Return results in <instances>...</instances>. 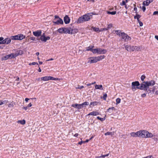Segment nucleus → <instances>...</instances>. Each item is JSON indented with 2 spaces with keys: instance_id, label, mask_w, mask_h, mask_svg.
Listing matches in <instances>:
<instances>
[{
  "instance_id": "obj_8",
  "label": "nucleus",
  "mask_w": 158,
  "mask_h": 158,
  "mask_svg": "<svg viewBox=\"0 0 158 158\" xmlns=\"http://www.w3.org/2000/svg\"><path fill=\"white\" fill-rule=\"evenodd\" d=\"M143 83L146 84V86L148 88L149 86H152L155 84V81L153 80H151L149 81L144 82Z\"/></svg>"
},
{
  "instance_id": "obj_23",
  "label": "nucleus",
  "mask_w": 158,
  "mask_h": 158,
  "mask_svg": "<svg viewBox=\"0 0 158 158\" xmlns=\"http://www.w3.org/2000/svg\"><path fill=\"white\" fill-rule=\"evenodd\" d=\"M23 53V51L21 50H19L18 51L16 52L15 53V54L16 57L19 55H21Z\"/></svg>"
},
{
  "instance_id": "obj_13",
  "label": "nucleus",
  "mask_w": 158,
  "mask_h": 158,
  "mask_svg": "<svg viewBox=\"0 0 158 158\" xmlns=\"http://www.w3.org/2000/svg\"><path fill=\"white\" fill-rule=\"evenodd\" d=\"M72 106L74 108H77L78 109H80L83 108L81 104H73L72 105Z\"/></svg>"
},
{
  "instance_id": "obj_49",
  "label": "nucleus",
  "mask_w": 158,
  "mask_h": 158,
  "mask_svg": "<svg viewBox=\"0 0 158 158\" xmlns=\"http://www.w3.org/2000/svg\"><path fill=\"white\" fill-rule=\"evenodd\" d=\"M108 30V29L107 28H101L100 30L99 31H107Z\"/></svg>"
},
{
  "instance_id": "obj_24",
  "label": "nucleus",
  "mask_w": 158,
  "mask_h": 158,
  "mask_svg": "<svg viewBox=\"0 0 158 158\" xmlns=\"http://www.w3.org/2000/svg\"><path fill=\"white\" fill-rule=\"evenodd\" d=\"M99 103V102L95 101L93 102H90L89 106L91 107V106H96Z\"/></svg>"
},
{
  "instance_id": "obj_7",
  "label": "nucleus",
  "mask_w": 158,
  "mask_h": 158,
  "mask_svg": "<svg viewBox=\"0 0 158 158\" xmlns=\"http://www.w3.org/2000/svg\"><path fill=\"white\" fill-rule=\"evenodd\" d=\"M88 63L90 64L96 63L98 62L96 56L90 57L88 58Z\"/></svg>"
},
{
  "instance_id": "obj_14",
  "label": "nucleus",
  "mask_w": 158,
  "mask_h": 158,
  "mask_svg": "<svg viewBox=\"0 0 158 158\" xmlns=\"http://www.w3.org/2000/svg\"><path fill=\"white\" fill-rule=\"evenodd\" d=\"M11 38H7L4 40L3 39V40H2V43L3 44H8L10 43L11 41Z\"/></svg>"
},
{
  "instance_id": "obj_32",
  "label": "nucleus",
  "mask_w": 158,
  "mask_h": 158,
  "mask_svg": "<svg viewBox=\"0 0 158 158\" xmlns=\"http://www.w3.org/2000/svg\"><path fill=\"white\" fill-rule=\"evenodd\" d=\"M94 46H89L86 48V51H91L92 52V50L93 48H94Z\"/></svg>"
},
{
  "instance_id": "obj_51",
  "label": "nucleus",
  "mask_w": 158,
  "mask_h": 158,
  "mask_svg": "<svg viewBox=\"0 0 158 158\" xmlns=\"http://www.w3.org/2000/svg\"><path fill=\"white\" fill-rule=\"evenodd\" d=\"M138 23H139V26H140V27H142L143 26V23L141 22L140 20H139V21H138Z\"/></svg>"
},
{
  "instance_id": "obj_30",
  "label": "nucleus",
  "mask_w": 158,
  "mask_h": 158,
  "mask_svg": "<svg viewBox=\"0 0 158 158\" xmlns=\"http://www.w3.org/2000/svg\"><path fill=\"white\" fill-rule=\"evenodd\" d=\"M114 132L113 131L112 132H108L106 133L105 134V135H111V136H113L114 135Z\"/></svg>"
},
{
  "instance_id": "obj_9",
  "label": "nucleus",
  "mask_w": 158,
  "mask_h": 158,
  "mask_svg": "<svg viewBox=\"0 0 158 158\" xmlns=\"http://www.w3.org/2000/svg\"><path fill=\"white\" fill-rule=\"evenodd\" d=\"M138 89L142 90L148 91V88H147V86H146V84L143 82V83L141 84L140 86L139 87Z\"/></svg>"
},
{
  "instance_id": "obj_19",
  "label": "nucleus",
  "mask_w": 158,
  "mask_h": 158,
  "mask_svg": "<svg viewBox=\"0 0 158 158\" xmlns=\"http://www.w3.org/2000/svg\"><path fill=\"white\" fill-rule=\"evenodd\" d=\"M99 114V113L98 112L96 111H93L90 113H89L88 115H94L96 116Z\"/></svg>"
},
{
  "instance_id": "obj_37",
  "label": "nucleus",
  "mask_w": 158,
  "mask_h": 158,
  "mask_svg": "<svg viewBox=\"0 0 158 158\" xmlns=\"http://www.w3.org/2000/svg\"><path fill=\"white\" fill-rule=\"evenodd\" d=\"M83 107H85L86 106L88 105L89 104V103L87 102H85L81 104Z\"/></svg>"
},
{
  "instance_id": "obj_61",
  "label": "nucleus",
  "mask_w": 158,
  "mask_h": 158,
  "mask_svg": "<svg viewBox=\"0 0 158 158\" xmlns=\"http://www.w3.org/2000/svg\"><path fill=\"white\" fill-rule=\"evenodd\" d=\"M32 104H31V103H30L28 105V106H27V107H28H28H31V106H32Z\"/></svg>"
},
{
  "instance_id": "obj_53",
  "label": "nucleus",
  "mask_w": 158,
  "mask_h": 158,
  "mask_svg": "<svg viewBox=\"0 0 158 158\" xmlns=\"http://www.w3.org/2000/svg\"><path fill=\"white\" fill-rule=\"evenodd\" d=\"M4 57V59L5 60H6L10 58L8 55L5 56Z\"/></svg>"
},
{
  "instance_id": "obj_18",
  "label": "nucleus",
  "mask_w": 158,
  "mask_h": 158,
  "mask_svg": "<svg viewBox=\"0 0 158 158\" xmlns=\"http://www.w3.org/2000/svg\"><path fill=\"white\" fill-rule=\"evenodd\" d=\"M153 1L152 0H146L143 2V5L144 6H148L150 3Z\"/></svg>"
},
{
  "instance_id": "obj_34",
  "label": "nucleus",
  "mask_w": 158,
  "mask_h": 158,
  "mask_svg": "<svg viewBox=\"0 0 158 158\" xmlns=\"http://www.w3.org/2000/svg\"><path fill=\"white\" fill-rule=\"evenodd\" d=\"M9 56L10 58H14L16 57L15 53H11L10 54H9Z\"/></svg>"
},
{
  "instance_id": "obj_26",
  "label": "nucleus",
  "mask_w": 158,
  "mask_h": 158,
  "mask_svg": "<svg viewBox=\"0 0 158 158\" xmlns=\"http://www.w3.org/2000/svg\"><path fill=\"white\" fill-rule=\"evenodd\" d=\"M11 39L13 40H19L18 35L12 36L10 37Z\"/></svg>"
},
{
  "instance_id": "obj_57",
  "label": "nucleus",
  "mask_w": 158,
  "mask_h": 158,
  "mask_svg": "<svg viewBox=\"0 0 158 158\" xmlns=\"http://www.w3.org/2000/svg\"><path fill=\"white\" fill-rule=\"evenodd\" d=\"M141 96L143 98L145 97L146 96V94L145 93L143 94H141Z\"/></svg>"
},
{
  "instance_id": "obj_25",
  "label": "nucleus",
  "mask_w": 158,
  "mask_h": 158,
  "mask_svg": "<svg viewBox=\"0 0 158 158\" xmlns=\"http://www.w3.org/2000/svg\"><path fill=\"white\" fill-rule=\"evenodd\" d=\"M19 40H23L25 38V36L23 34L18 35Z\"/></svg>"
},
{
  "instance_id": "obj_63",
  "label": "nucleus",
  "mask_w": 158,
  "mask_h": 158,
  "mask_svg": "<svg viewBox=\"0 0 158 158\" xmlns=\"http://www.w3.org/2000/svg\"><path fill=\"white\" fill-rule=\"evenodd\" d=\"M78 133H76L74 135V136L75 137H77L78 135Z\"/></svg>"
},
{
  "instance_id": "obj_28",
  "label": "nucleus",
  "mask_w": 158,
  "mask_h": 158,
  "mask_svg": "<svg viewBox=\"0 0 158 158\" xmlns=\"http://www.w3.org/2000/svg\"><path fill=\"white\" fill-rule=\"evenodd\" d=\"M115 32L116 34L119 37L121 36V34L123 32H121V31L120 30H116L115 31Z\"/></svg>"
},
{
  "instance_id": "obj_46",
  "label": "nucleus",
  "mask_w": 158,
  "mask_h": 158,
  "mask_svg": "<svg viewBox=\"0 0 158 158\" xmlns=\"http://www.w3.org/2000/svg\"><path fill=\"white\" fill-rule=\"evenodd\" d=\"M145 78V76L144 75H142L141 77V79L142 81H143Z\"/></svg>"
},
{
  "instance_id": "obj_42",
  "label": "nucleus",
  "mask_w": 158,
  "mask_h": 158,
  "mask_svg": "<svg viewBox=\"0 0 158 158\" xmlns=\"http://www.w3.org/2000/svg\"><path fill=\"white\" fill-rule=\"evenodd\" d=\"M121 102V99L119 98H118L116 99V104L118 105V104H119Z\"/></svg>"
},
{
  "instance_id": "obj_55",
  "label": "nucleus",
  "mask_w": 158,
  "mask_h": 158,
  "mask_svg": "<svg viewBox=\"0 0 158 158\" xmlns=\"http://www.w3.org/2000/svg\"><path fill=\"white\" fill-rule=\"evenodd\" d=\"M84 88L83 86H78V87H76V89H81Z\"/></svg>"
},
{
  "instance_id": "obj_62",
  "label": "nucleus",
  "mask_w": 158,
  "mask_h": 158,
  "mask_svg": "<svg viewBox=\"0 0 158 158\" xmlns=\"http://www.w3.org/2000/svg\"><path fill=\"white\" fill-rule=\"evenodd\" d=\"M134 10L135 11H137V8L135 6L134 8Z\"/></svg>"
},
{
  "instance_id": "obj_45",
  "label": "nucleus",
  "mask_w": 158,
  "mask_h": 158,
  "mask_svg": "<svg viewBox=\"0 0 158 158\" xmlns=\"http://www.w3.org/2000/svg\"><path fill=\"white\" fill-rule=\"evenodd\" d=\"M112 27V24H110L108 25V26L106 27L108 29V30L111 28Z\"/></svg>"
},
{
  "instance_id": "obj_11",
  "label": "nucleus",
  "mask_w": 158,
  "mask_h": 158,
  "mask_svg": "<svg viewBox=\"0 0 158 158\" xmlns=\"http://www.w3.org/2000/svg\"><path fill=\"white\" fill-rule=\"evenodd\" d=\"M50 39L49 36L46 37L45 36H41L40 39L42 41L46 42L47 40H48Z\"/></svg>"
},
{
  "instance_id": "obj_43",
  "label": "nucleus",
  "mask_w": 158,
  "mask_h": 158,
  "mask_svg": "<svg viewBox=\"0 0 158 158\" xmlns=\"http://www.w3.org/2000/svg\"><path fill=\"white\" fill-rule=\"evenodd\" d=\"M94 31H99V28L92 27Z\"/></svg>"
},
{
  "instance_id": "obj_52",
  "label": "nucleus",
  "mask_w": 158,
  "mask_h": 158,
  "mask_svg": "<svg viewBox=\"0 0 158 158\" xmlns=\"http://www.w3.org/2000/svg\"><path fill=\"white\" fill-rule=\"evenodd\" d=\"M109 154H108L105 155H102V156H100L101 158H104L105 157L108 156H109Z\"/></svg>"
},
{
  "instance_id": "obj_35",
  "label": "nucleus",
  "mask_w": 158,
  "mask_h": 158,
  "mask_svg": "<svg viewBox=\"0 0 158 158\" xmlns=\"http://www.w3.org/2000/svg\"><path fill=\"white\" fill-rule=\"evenodd\" d=\"M35 38L34 37H30V38H29L28 36H27L26 37V40H29L30 39L32 40H35Z\"/></svg>"
},
{
  "instance_id": "obj_12",
  "label": "nucleus",
  "mask_w": 158,
  "mask_h": 158,
  "mask_svg": "<svg viewBox=\"0 0 158 158\" xmlns=\"http://www.w3.org/2000/svg\"><path fill=\"white\" fill-rule=\"evenodd\" d=\"M85 18L83 15L80 17L78 20L77 23H82L84 22H85Z\"/></svg>"
},
{
  "instance_id": "obj_29",
  "label": "nucleus",
  "mask_w": 158,
  "mask_h": 158,
  "mask_svg": "<svg viewBox=\"0 0 158 158\" xmlns=\"http://www.w3.org/2000/svg\"><path fill=\"white\" fill-rule=\"evenodd\" d=\"M64 27L60 28L57 30L58 32L60 33H64Z\"/></svg>"
},
{
  "instance_id": "obj_40",
  "label": "nucleus",
  "mask_w": 158,
  "mask_h": 158,
  "mask_svg": "<svg viewBox=\"0 0 158 158\" xmlns=\"http://www.w3.org/2000/svg\"><path fill=\"white\" fill-rule=\"evenodd\" d=\"M58 78H54L51 76H49V80H57Z\"/></svg>"
},
{
  "instance_id": "obj_4",
  "label": "nucleus",
  "mask_w": 158,
  "mask_h": 158,
  "mask_svg": "<svg viewBox=\"0 0 158 158\" xmlns=\"http://www.w3.org/2000/svg\"><path fill=\"white\" fill-rule=\"evenodd\" d=\"M120 37L122 39L124 40V42H127L129 40H131V39L130 37L124 32L122 33Z\"/></svg>"
},
{
  "instance_id": "obj_36",
  "label": "nucleus",
  "mask_w": 158,
  "mask_h": 158,
  "mask_svg": "<svg viewBox=\"0 0 158 158\" xmlns=\"http://www.w3.org/2000/svg\"><path fill=\"white\" fill-rule=\"evenodd\" d=\"M141 17V15H136L134 16V18L135 19H137V21L139 20V18Z\"/></svg>"
},
{
  "instance_id": "obj_56",
  "label": "nucleus",
  "mask_w": 158,
  "mask_h": 158,
  "mask_svg": "<svg viewBox=\"0 0 158 158\" xmlns=\"http://www.w3.org/2000/svg\"><path fill=\"white\" fill-rule=\"evenodd\" d=\"M142 9L143 12H144L146 10V7L144 6H143L142 7Z\"/></svg>"
},
{
  "instance_id": "obj_17",
  "label": "nucleus",
  "mask_w": 158,
  "mask_h": 158,
  "mask_svg": "<svg viewBox=\"0 0 158 158\" xmlns=\"http://www.w3.org/2000/svg\"><path fill=\"white\" fill-rule=\"evenodd\" d=\"M64 20L65 24H68L69 23L70 19L68 15H66L64 18Z\"/></svg>"
},
{
  "instance_id": "obj_10",
  "label": "nucleus",
  "mask_w": 158,
  "mask_h": 158,
  "mask_svg": "<svg viewBox=\"0 0 158 158\" xmlns=\"http://www.w3.org/2000/svg\"><path fill=\"white\" fill-rule=\"evenodd\" d=\"M42 31L40 30H38L33 32V35L36 37H39L41 35Z\"/></svg>"
},
{
  "instance_id": "obj_31",
  "label": "nucleus",
  "mask_w": 158,
  "mask_h": 158,
  "mask_svg": "<svg viewBox=\"0 0 158 158\" xmlns=\"http://www.w3.org/2000/svg\"><path fill=\"white\" fill-rule=\"evenodd\" d=\"M18 123H20L22 125H24L26 123V121L25 120H19L17 122Z\"/></svg>"
},
{
  "instance_id": "obj_33",
  "label": "nucleus",
  "mask_w": 158,
  "mask_h": 158,
  "mask_svg": "<svg viewBox=\"0 0 158 158\" xmlns=\"http://www.w3.org/2000/svg\"><path fill=\"white\" fill-rule=\"evenodd\" d=\"M115 108L114 107H112L109 108L107 110V112H111L114 110Z\"/></svg>"
},
{
  "instance_id": "obj_48",
  "label": "nucleus",
  "mask_w": 158,
  "mask_h": 158,
  "mask_svg": "<svg viewBox=\"0 0 158 158\" xmlns=\"http://www.w3.org/2000/svg\"><path fill=\"white\" fill-rule=\"evenodd\" d=\"M36 64H37V65L38 64V63L37 62H33L32 63H30V64H29V65H35Z\"/></svg>"
},
{
  "instance_id": "obj_1",
  "label": "nucleus",
  "mask_w": 158,
  "mask_h": 158,
  "mask_svg": "<svg viewBox=\"0 0 158 158\" xmlns=\"http://www.w3.org/2000/svg\"><path fill=\"white\" fill-rule=\"evenodd\" d=\"M131 136L135 137L151 138L153 137V134L148 131H139L136 132H131L130 134Z\"/></svg>"
},
{
  "instance_id": "obj_59",
  "label": "nucleus",
  "mask_w": 158,
  "mask_h": 158,
  "mask_svg": "<svg viewBox=\"0 0 158 158\" xmlns=\"http://www.w3.org/2000/svg\"><path fill=\"white\" fill-rule=\"evenodd\" d=\"M84 141H81L80 142H78V144L80 145H81L83 143H84Z\"/></svg>"
},
{
  "instance_id": "obj_64",
  "label": "nucleus",
  "mask_w": 158,
  "mask_h": 158,
  "mask_svg": "<svg viewBox=\"0 0 158 158\" xmlns=\"http://www.w3.org/2000/svg\"><path fill=\"white\" fill-rule=\"evenodd\" d=\"M155 38L158 40V36L157 35H155Z\"/></svg>"
},
{
  "instance_id": "obj_6",
  "label": "nucleus",
  "mask_w": 158,
  "mask_h": 158,
  "mask_svg": "<svg viewBox=\"0 0 158 158\" xmlns=\"http://www.w3.org/2000/svg\"><path fill=\"white\" fill-rule=\"evenodd\" d=\"M93 15H96V14H94L93 13H90L83 15L85 18V21H88L89 20L91 19Z\"/></svg>"
},
{
  "instance_id": "obj_3",
  "label": "nucleus",
  "mask_w": 158,
  "mask_h": 158,
  "mask_svg": "<svg viewBox=\"0 0 158 158\" xmlns=\"http://www.w3.org/2000/svg\"><path fill=\"white\" fill-rule=\"evenodd\" d=\"M54 19L53 20V22L56 25L60 24H63V21L62 19L60 18L58 16L55 15Z\"/></svg>"
},
{
  "instance_id": "obj_54",
  "label": "nucleus",
  "mask_w": 158,
  "mask_h": 158,
  "mask_svg": "<svg viewBox=\"0 0 158 158\" xmlns=\"http://www.w3.org/2000/svg\"><path fill=\"white\" fill-rule=\"evenodd\" d=\"M153 15H158V11H154L153 13Z\"/></svg>"
},
{
  "instance_id": "obj_38",
  "label": "nucleus",
  "mask_w": 158,
  "mask_h": 158,
  "mask_svg": "<svg viewBox=\"0 0 158 158\" xmlns=\"http://www.w3.org/2000/svg\"><path fill=\"white\" fill-rule=\"evenodd\" d=\"M107 13L109 14H111L112 15H114L116 14V11H113L112 12L107 11Z\"/></svg>"
},
{
  "instance_id": "obj_41",
  "label": "nucleus",
  "mask_w": 158,
  "mask_h": 158,
  "mask_svg": "<svg viewBox=\"0 0 158 158\" xmlns=\"http://www.w3.org/2000/svg\"><path fill=\"white\" fill-rule=\"evenodd\" d=\"M14 105L15 104L12 102L8 105V106L9 107H13L14 106Z\"/></svg>"
},
{
  "instance_id": "obj_2",
  "label": "nucleus",
  "mask_w": 158,
  "mask_h": 158,
  "mask_svg": "<svg viewBox=\"0 0 158 158\" xmlns=\"http://www.w3.org/2000/svg\"><path fill=\"white\" fill-rule=\"evenodd\" d=\"M64 33L74 34L78 32V30L77 29H73L70 27H64Z\"/></svg>"
},
{
  "instance_id": "obj_60",
  "label": "nucleus",
  "mask_w": 158,
  "mask_h": 158,
  "mask_svg": "<svg viewBox=\"0 0 158 158\" xmlns=\"http://www.w3.org/2000/svg\"><path fill=\"white\" fill-rule=\"evenodd\" d=\"M2 102L3 103V104L5 103H7L8 102V101L7 100H5L2 101Z\"/></svg>"
},
{
  "instance_id": "obj_47",
  "label": "nucleus",
  "mask_w": 158,
  "mask_h": 158,
  "mask_svg": "<svg viewBox=\"0 0 158 158\" xmlns=\"http://www.w3.org/2000/svg\"><path fill=\"white\" fill-rule=\"evenodd\" d=\"M107 97V94H104L103 95V99L104 100H106V98Z\"/></svg>"
},
{
  "instance_id": "obj_21",
  "label": "nucleus",
  "mask_w": 158,
  "mask_h": 158,
  "mask_svg": "<svg viewBox=\"0 0 158 158\" xmlns=\"http://www.w3.org/2000/svg\"><path fill=\"white\" fill-rule=\"evenodd\" d=\"M105 56L104 55H101L99 56H96V59L97 61H99L104 58Z\"/></svg>"
},
{
  "instance_id": "obj_27",
  "label": "nucleus",
  "mask_w": 158,
  "mask_h": 158,
  "mask_svg": "<svg viewBox=\"0 0 158 158\" xmlns=\"http://www.w3.org/2000/svg\"><path fill=\"white\" fill-rule=\"evenodd\" d=\"M42 80L47 81L49 80V76H45L41 78Z\"/></svg>"
},
{
  "instance_id": "obj_15",
  "label": "nucleus",
  "mask_w": 158,
  "mask_h": 158,
  "mask_svg": "<svg viewBox=\"0 0 158 158\" xmlns=\"http://www.w3.org/2000/svg\"><path fill=\"white\" fill-rule=\"evenodd\" d=\"M141 50V48L139 46H132L131 50L132 51H138L139 50Z\"/></svg>"
},
{
  "instance_id": "obj_50",
  "label": "nucleus",
  "mask_w": 158,
  "mask_h": 158,
  "mask_svg": "<svg viewBox=\"0 0 158 158\" xmlns=\"http://www.w3.org/2000/svg\"><path fill=\"white\" fill-rule=\"evenodd\" d=\"M120 5L121 6H123L126 5V2L124 1H123L122 2V3H121L120 4Z\"/></svg>"
},
{
  "instance_id": "obj_16",
  "label": "nucleus",
  "mask_w": 158,
  "mask_h": 158,
  "mask_svg": "<svg viewBox=\"0 0 158 158\" xmlns=\"http://www.w3.org/2000/svg\"><path fill=\"white\" fill-rule=\"evenodd\" d=\"M98 54H104L106 52V49H102L100 48H98Z\"/></svg>"
},
{
  "instance_id": "obj_58",
  "label": "nucleus",
  "mask_w": 158,
  "mask_h": 158,
  "mask_svg": "<svg viewBox=\"0 0 158 158\" xmlns=\"http://www.w3.org/2000/svg\"><path fill=\"white\" fill-rule=\"evenodd\" d=\"M146 158H154L152 156H149L146 157Z\"/></svg>"
},
{
  "instance_id": "obj_5",
  "label": "nucleus",
  "mask_w": 158,
  "mask_h": 158,
  "mask_svg": "<svg viewBox=\"0 0 158 158\" xmlns=\"http://www.w3.org/2000/svg\"><path fill=\"white\" fill-rule=\"evenodd\" d=\"M140 85V84L139 81H136L133 82L131 84V88L133 91H135L136 89L139 88V86Z\"/></svg>"
},
{
  "instance_id": "obj_22",
  "label": "nucleus",
  "mask_w": 158,
  "mask_h": 158,
  "mask_svg": "<svg viewBox=\"0 0 158 158\" xmlns=\"http://www.w3.org/2000/svg\"><path fill=\"white\" fill-rule=\"evenodd\" d=\"M95 89H100L101 90L103 89L102 86V85H95Z\"/></svg>"
},
{
  "instance_id": "obj_39",
  "label": "nucleus",
  "mask_w": 158,
  "mask_h": 158,
  "mask_svg": "<svg viewBox=\"0 0 158 158\" xmlns=\"http://www.w3.org/2000/svg\"><path fill=\"white\" fill-rule=\"evenodd\" d=\"M98 48L93 49L92 50V52L94 54L98 53Z\"/></svg>"
},
{
  "instance_id": "obj_44",
  "label": "nucleus",
  "mask_w": 158,
  "mask_h": 158,
  "mask_svg": "<svg viewBox=\"0 0 158 158\" xmlns=\"http://www.w3.org/2000/svg\"><path fill=\"white\" fill-rule=\"evenodd\" d=\"M97 118L98 119H99L101 120V121H103L105 119V118H101L99 116L97 117Z\"/></svg>"
},
{
  "instance_id": "obj_20",
  "label": "nucleus",
  "mask_w": 158,
  "mask_h": 158,
  "mask_svg": "<svg viewBox=\"0 0 158 158\" xmlns=\"http://www.w3.org/2000/svg\"><path fill=\"white\" fill-rule=\"evenodd\" d=\"M125 48L126 50L128 51H132V46H131V45H128L125 46Z\"/></svg>"
}]
</instances>
